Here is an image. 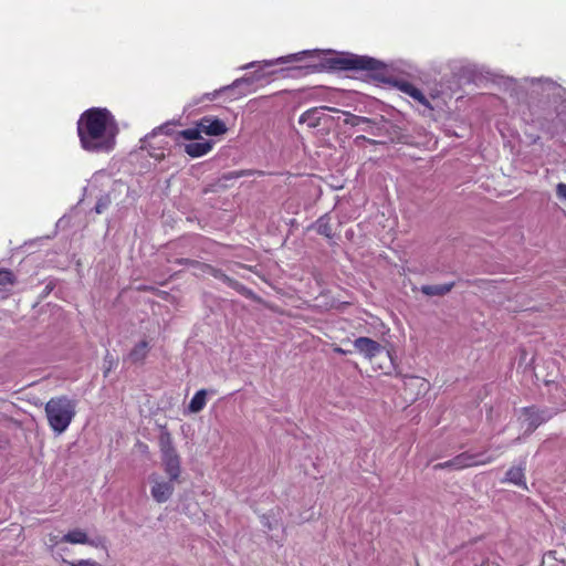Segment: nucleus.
<instances>
[{
  "label": "nucleus",
  "mask_w": 566,
  "mask_h": 566,
  "mask_svg": "<svg viewBox=\"0 0 566 566\" xmlns=\"http://www.w3.org/2000/svg\"><path fill=\"white\" fill-rule=\"evenodd\" d=\"M77 135L86 151L108 153L117 135L115 118L106 108H90L77 120Z\"/></svg>",
  "instance_id": "nucleus-1"
},
{
  "label": "nucleus",
  "mask_w": 566,
  "mask_h": 566,
  "mask_svg": "<svg viewBox=\"0 0 566 566\" xmlns=\"http://www.w3.org/2000/svg\"><path fill=\"white\" fill-rule=\"evenodd\" d=\"M327 66L333 70L339 71H367L370 76L380 82H387V67L386 65L367 55H357L353 53H342L336 56L329 57Z\"/></svg>",
  "instance_id": "nucleus-2"
},
{
  "label": "nucleus",
  "mask_w": 566,
  "mask_h": 566,
  "mask_svg": "<svg viewBox=\"0 0 566 566\" xmlns=\"http://www.w3.org/2000/svg\"><path fill=\"white\" fill-rule=\"evenodd\" d=\"M77 401L61 395L50 398L45 406V417L50 429L60 436L64 433L76 416Z\"/></svg>",
  "instance_id": "nucleus-3"
},
{
  "label": "nucleus",
  "mask_w": 566,
  "mask_h": 566,
  "mask_svg": "<svg viewBox=\"0 0 566 566\" xmlns=\"http://www.w3.org/2000/svg\"><path fill=\"white\" fill-rule=\"evenodd\" d=\"M495 460V457L486 455V451L471 453V452H462L455 455L453 459L448 460L446 462H440L433 465V470H453L459 471L467 468L485 465L492 463Z\"/></svg>",
  "instance_id": "nucleus-4"
},
{
  "label": "nucleus",
  "mask_w": 566,
  "mask_h": 566,
  "mask_svg": "<svg viewBox=\"0 0 566 566\" xmlns=\"http://www.w3.org/2000/svg\"><path fill=\"white\" fill-rule=\"evenodd\" d=\"M149 479L153 483V486L150 490L153 499L157 503L167 502L171 497V495L175 491V488H174L175 481H171L170 479H169V481H163L155 475H151Z\"/></svg>",
  "instance_id": "nucleus-5"
},
{
  "label": "nucleus",
  "mask_w": 566,
  "mask_h": 566,
  "mask_svg": "<svg viewBox=\"0 0 566 566\" xmlns=\"http://www.w3.org/2000/svg\"><path fill=\"white\" fill-rule=\"evenodd\" d=\"M354 347L359 354L369 360L384 350V347L378 342L364 336L354 340Z\"/></svg>",
  "instance_id": "nucleus-6"
},
{
  "label": "nucleus",
  "mask_w": 566,
  "mask_h": 566,
  "mask_svg": "<svg viewBox=\"0 0 566 566\" xmlns=\"http://www.w3.org/2000/svg\"><path fill=\"white\" fill-rule=\"evenodd\" d=\"M525 465L526 462L523 460L518 465L511 467L506 473L503 483L514 484L523 490H527V483L525 478Z\"/></svg>",
  "instance_id": "nucleus-7"
},
{
  "label": "nucleus",
  "mask_w": 566,
  "mask_h": 566,
  "mask_svg": "<svg viewBox=\"0 0 566 566\" xmlns=\"http://www.w3.org/2000/svg\"><path fill=\"white\" fill-rule=\"evenodd\" d=\"M201 133L210 136H219L227 132L226 124L216 117L205 116L198 122Z\"/></svg>",
  "instance_id": "nucleus-8"
},
{
  "label": "nucleus",
  "mask_w": 566,
  "mask_h": 566,
  "mask_svg": "<svg viewBox=\"0 0 566 566\" xmlns=\"http://www.w3.org/2000/svg\"><path fill=\"white\" fill-rule=\"evenodd\" d=\"M345 116L344 124L349 125L352 127L360 126L361 124H367L369 129H366V133L373 136H379L380 128L374 123L373 119L364 116H357L349 112H342Z\"/></svg>",
  "instance_id": "nucleus-9"
},
{
  "label": "nucleus",
  "mask_w": 566,
  "mask_h": 566,
  "mask_svg": "<svg viewBox=\"0 0 566 566\" xmlns=\"http://www.w3.org/2000/svg\"><path fill=\"white\" fill-rule=\"evenodd\" d=\"M178 262H179V264H186V265H191L193 268H197V269L201 270L202 272L208 273L218 280H221L228 286H229V282H231L233 280L230 276H228L227 274H224L221 270H218V269L212 268L207 264L199 263L198 261H193V260H189V259H181Z\"/></svg>",
  "instance_id": "nucleus-10"
},
{
  "label": "nucleus",
  "mask_w": 566,
  "mask_h": 566,
  "mask_svg": "<svg viewBox=\"0 0 566 566\" xmlns=\"http://www.w3.org/2000/svg\"><path fill=\"white\" fill-rule=\"evenodd\" d=\"M327 109L332 112H340L339 109L322 106V107H313L304 112L298 119V123L306 124L310 128H315L321 124V113L322 111Z\"/></svg>",
  "instance_id": "nucleus-11"
},
{
  "label": "nucleus",
  "mask_w": 566,
  "mask_h": 566,
  "mask_svg": "<svg viewBox=\"0 0 566 566\" xmlns=\"http://www.w3.org/2000/svg\"><path fill=\"white\" fill-rule=\"evenodd\" d=\"M165 472L171 481L178 480L180 475V460L177 452L161 455Z\"/></svg>",
  "instance_id": "nucleus-12"
},
{
  "label": "nucleus",
  "mask_w": 566,
  "mask_h": 566,
  "mask_svg": "<svg viewBox=\"0 0 566 566\" xmlns=\"http://www.w3.org/2000/svg\"><path fill=\"white\" fill-rule=\"evenodd\" d=\"M213 143L210 140L193 142L185 145V153L192 158L201 157L212 149Z\"/></svg>",
  "instance_id": "nucleus-13"
},
{
  "label": "nucleus",
  "mask_w": 566,
  "mask_h": 566,
  "mask_svg": "<svg viewBox=\"0 0 566 566\" xmlns=\"http://www.w3.org/2000/svg\"><path fill=\"white\" fill-rule=\"evenodd\" d=\"M61 542L70 543V544H87L91 546H96L95 542L90 539L86 532L81 528H75L67 532L62 538Z\"/></svg>",
  "instance_id": "nucleus-14"
},
{
  "label": "nucleus",
  "mask_w": 566,
  "mask_h": 566,
  "mask_svg": "<svg viewBox=\"0 0 566 566\" xmlns=\"http://www.w3.org/2000/svg\"><path fill=\"white\" fill-rule=\"evenodd\" d=\"M149 343L147 340L138 342L127 355V359L133 364L143 363L149 352Z\"/></svg>",
  "instance_id": "nucleus-15"
},
{
  "label": "nucleus",
  "mask_w": 566,
  "mask_h": 566,
  "mask_svg": "<svg viewBox=\"0 0 566 566\" xmlns=\"http://www.w3.org/2000/svg\"><path fill=\"white\" fill-rule=\"evenodd\" d=\"M397 86L401 92L406 93L407 95L412 97L415 101L419 102L420 104H422L426 107H430L429 101L427 99L424 94L419 88H417L415 85H412L411 83L399 82V83H397Z\"/></svg>",
  "instance_id": "nucleus-16"
},
{
  "label": "nucleus",
  "mask_w": 566,
  "mask_h": 566,
  "mask_svg": "<svg viewBox=\"0 0 566 566\" xmlns=\"http://www.w3.org/2000/svg\"><path fill=\"white\" fill-rule=\"evenodd\" d=\"M454 286L453 282L437 285H422L421 292L427 296H443L448 294Z\"/></svg>",
  "instance_id": "nucleus-17"
},
{
  "label": "nucleus",
  "mask_w": 566,
  "mask_h": 566,
  "mask_svg": "<svg viewBox=\"0 0 566 566\" xmlns=\"http://www.w3.org/2000/svg\"><path fill=\"white\" fill-rule=\"evenodd\" d=\"M207 394H208V390L200 389L193 395V397L191 398V400L188 405V409L191 413H198L206 407Z\"/></svg>",
  "instance_id": "nucleus-18"
},
{
  "label": "nucleus",
  "mask_w": 566,
  "mask_h": 566,
  "mask_svg": "<svg viewBox=\"0 0 566 566\" xmlns=\"http://www.w3.org/2000/svg\"><path fill=\"white\" fill-rule=\"evenodd\" d=\"M158 133H163L165 135H172V124L171 123H165L156 128L153 129L151 133L147 134L140 142H142V148L147 149L149 140L155 137Z\"/></svg>",
  "instance_id": "nucleus-19"
},
{
  "label": "nucleus",
  "mask_w": 566,
  "mask_h": 566,
  "mask_svg": "<svg viewBox=\"0 0 566 566\" xmlns=\"http://www.w3.org/2000/svg\"><path fill=\"white\" fill-rule=\"evenodd\" d=\"M314 227L318 234L324 235L328 239L333 238V228L331 224V218L327 214L321 217L316 221Z\"/></svg>",
  "instance_id": "nucleus-20"
},
{
  "label": "nucleus",
  "mask_w": 566,
  "mask_h": 566,
  "mask_svg": "<svg viewBox=\"0 0 566 566\" xmlns=\"http://www.w3.org/2000/svg\"><path fill=\"white\" fill-rule=\"evenodd\" d=\"M159 448H160L161 455L177 452L174 447V443H172V438L168 431H163L160 433Z\"/></svg>",
  "instance_id": "nucleus-21"
},
{
  "label": "nucleus",
  "mask_w": 566,
  "mask_h": 566,
  "mask_svg": "<svg viewBox=\"0 0 566 566\" xmlns=\"http://www.w3.org/2000/svg\"><path fill=\"white\" fill-rule=\"evenodd\" d=\"M243 84L250 85V84H252V80L247 78V77L237 78L232 84L226 85V86L221 87L220 90L214 91L211 94L210 93L206 94V97L208 99H213L221 92H226V91H230V90H233V88H238V87H240Z\"/></svg>",
  "instance_id": "nucleus-22"
},
{
  "label": "nucleus",
  "mask_w": 566,
  "mask_h": 566,
  "mask_svg": "<svg viewBox=\"0 0 566 566\" xmlns=\"http://www.w3.org/2000/svg\"><path fill=\"white\" fill-rule=\"evenodd\" d=\"M523 415L526 417L525 421H527L526 431L533 432L541 424V420L538 419V416L535 415V412L532 408H524Z\"/></svg>",
  "instance_id": "nucleus-23"
},
{
  "label": "nucleus",
  "mask_w": 566,
  "mask_h": 566,
  "mask_svg": "<svg viewBox=\"0 0 566 566\" xmlns=\"http://www.w3.org/2000/svg\"><path fill=\"white\" fill-rule=\"evenodd\" d=\"M229 287L235 290L238 293H240L241 295H243L247 298H250L253 301L259 300L256 294L251 289L244 286L243 284H241L240 282H238L235 280H232L231 282H229Z\"/></svg>",
  "instance_id": "nucleus-24"
},
{
  "label": "nucleus",
  "mask_w": 566,
  "mask_h": 566,
  "mask_svg": "<svg viewBox=\"0 0 566 566\" xmlns=\"http://www.w3.org/2000/svg\"><path fill=\"white\" fill-rule=\"evenodd\" d=\"M179 138H184L187 140H197L201 138L200 127L197 125L196 127L184 129L177 133L176 140Z\"/></svg>",
  "instance_id": "nucleus-25"
},
{
  "label": "nucleus",
  "mask_w": 566,
  "mask_h": 566,
  "mask_svg": "<svg viewBox=\"0 0 566 566\" xmlns=\"http://www.w3.org/2000/svg\"><path fill=\"white\" fill-rule=\"evenodd\" d=\"M14 283V275L9 270H0V290L6 289L8 285Z\"/></svg>",
  "instance_id": "nucleus-26"
},
{
  "label": "nucleus",
  "mask_w": 566,
  "mask_h": 566,
  "mask_svg": "<svg viewBox=\"0 0 566 566\" xmlns=\"http://www.w3.org/2000/svg\"><path fill=\"white\" fill-rule=\"evenodd\" d=\"M111 205V198L108 195H105V196H102L97 202H96V206H95V211L97 213H102L103 211H105L108 206Z\"/></svg>",
  "instance_id": "nucleus-27"
},
{
  "label": "nucleus",
  "mask_w": 566,
  "mask_h": 566,
  "mask_svg": "<svg viewBox=\"0 0 566 566\" xmlns=\"http://www.w3.org/2000/svg\"><path fill=\"white\" fill-rule=\"evenodd\" d=\"M297 55L298 54H292V55L279 57L276 60L265 61V65L271 66V65H274V64H277V63H286V62H290V61H293V60H297Z\"/></svg>",
  "instance_id": "nucleus-28"
},
{
  "label": "nucleus",
  "mask_w": 566,
  "mask_h": 566,
  "mask_svg": "<svg viewBox=\"0 0 566 566\" xmlns=\"http://www.w3.org/2000/svg\"><path fill=\"white\" fill-rule=\"evenodd\" d=\"M63 562L66 563L69 566H98V564L92 559H80L77 562H69L66 559H63Z\"/></svg>",
  "instance_id": "nucleus-29"
},
{
  "label": "nucleus",
  "mask_w": 566,
  "mask_h": 566,
  "mask_svg": "<svg viewBox=\"0 0 566 566\" xmlns=\"http://www.w3.org/2000/svg\"><path fill=\"white\" fill-rule=\"evenodd\" d=\"M556 196L558 199L566 201V184L559 182L556 186Z\"/></svg>",
  "instance_id": "nucleus-30"
},
{
  "label": "nucleus",
  "mask_w": 566,
  "mask_h": 566,
  "mask_svg": "<svg viewBox=\"0 0 566 566\" xmlns=\"http://www.w3.org/2000/svg\"><path fill=\"white\" fill-rule=\"evenodd\" d=\"M363 142H368V143H370V144H376V142H375V140L369 139V138H367V137H365V136H363V135H359V136L355 137V139H354V144H355L356 146H360Z\"/></svg>",
  "instance_id": "nucleus-31"
},
{
  "label": "nucleus",
  "mask_w": 566,
  "mask_h": 566,
  "mask_svg": "<svg viewBox=\"0 0 566 566\" xmlns=\"http://www.w3.org/2000/svg\"><path fill=\"white\" fill-rule=\"evenodd\" d=\"M510 446H511V444H499V446H495V447L493 448V450H494V452H496V454H491V455H492V457H495V459H496V458H497L500 454H502V453L505 451V449H506L507 447H510Z\"/></svg>",
  "instance_id": "nucleus-32"
},
{
  "label": "nucleus",
  "mask_w": 566,
  "mask_h": 566,
  "mask_svg": "<svg viewBox=\"0 0 566 566\" xmlns=\"http://www.w3.org/2000/svg\"><path fill=\"white\" fill-rule=\"evenodd\" d=\"M61 542L56 535H50V543L54 546L57 545V543Z\"/></svg>",
  "instance_id": "nucleus-33"
},
{
  "label": "nucleus",
  "mask_w": 566,
  "mask_h": 566,
  "mask_svg": "<svg viewBox=\"0 0 566 566\" xmlns=\"http://www.w3.org/2000/svg\"><path fill=\"white\" fill-rule=\"evenodd\" d=\"M334 352L337 353V354H340V355H346V354L349 353L348 350H345V349H343L340 347H335Z\"/></svg>",
  "instance_id": "nucleus-34"
},
{
  "label": "nucleus",
  "mask_w": 566,
  "mask_h": 566,
  "mask_svg": "<svg viewBox=\"0 0 566 566\" xmlns=\"http://www.w3.org/2000/svg\"><path fill=\"white\" fill-rule=\"evenodd\" d=\"M262 523L265 527H268L269 530H272V524L270 523L269 518H266L265 516L263 517Z\"/></svg>",
  "instance_id": "nucleus-35"
},
{
  "label": "nucleus",
  "mask_w": 566,
  "mask_h": 566,
  "mask_svg": "<svg viewBox=\"0 0 566 566\" xmlns=\"http://www.w3.org/2000/svg\"><path fill=\"white\" fill-rule=\"evenodd\" d=\"M153 157H155L156 159H161L164 158V153L161 151L160 154H150Z\"/></svg>",
  "instance_id": "nucleus-36"
},
{
  "label": "nucleus",
  "mask_w": 566,
  "mask_h": 566,
  "mask_svg": "<svg viewBox=\"0 0 566 566\" xmlns=\"http://www.w3.org/2000/svg\"><path fill=\"white\" fill-rule=\"evenodd\" d=\"M520 440H521V438H520V437H517L516 439H514V440L512 441V443H511V444L518 443V442H520Z\"/></svg>",
  "instance_id": "nucleus-37"
},
{
  "label": "nucleus",
  "mask_w": 566,
  "mask_h": 566,
  "mask_svg": "<svg viewBox=\"0 0 566 566\" xmlns=\"http://www.w3.org/2000/svg\"><path fill=\"white\" fill-rule=\"evenodd\" d=\"M364 127H363V130L366 132V129H369V126L367 124H363Z\"/></svg>",
  "instance_id": "nucleus-38"
},
{
  "label": "nucleus",
  "mask_w": 566,
  "mask_h": 566,
  "mask_svg": "<svg viewBox=\"0 0 566 566\" xmlns=\"http://www.w3.org/2000/svg\"><path fill=\"white\" fill-rule=\"evenodd\" d=\"M253 64H254V63H250V64L245 65L243 69H249V67H251Z\"/></svg>",
  "instance_id": "nucleus-39"
},
{
  "label": "nucleus",
  "mask_w": 566,
  "mask_h": 566,
  "mask_svg": "<svg viewBox=\"0 0 566 566\" xmlns=\"http://www.w3.org/2000/svg\"><path fill=\"white\" fill-rule=\"evenodd\" d=\"M242 176V172H235L234 177H240Z\"/></svg>",
  "instance_id": "nucleus-40"
},
{
  "label": "nucleus",
  "mask_w": 566,
  "mask_h": 566,
  "mask_svg": "<svg viewBox=\"0 0 566 566\" xmlns=\"http://www.w3.org/2000/svg\"><path fill=\"white\" fill-rule=\"evenodd\" d=\"M564 128L566 129V122L564 123Z\"/></svg>",
  "instance_id": "nucleus-41"
}]
</instances>
